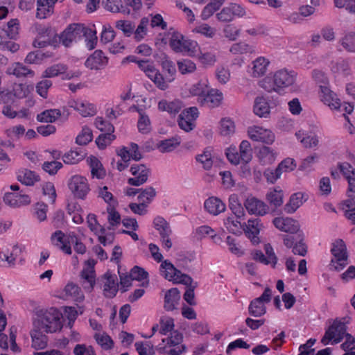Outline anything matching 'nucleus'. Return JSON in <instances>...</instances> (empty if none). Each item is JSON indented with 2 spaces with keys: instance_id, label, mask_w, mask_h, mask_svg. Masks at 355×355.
Instances as JSON below:
<instances>
[{
  "instance_id": "nucleus-1",
  "label": "nucleus",
  "mask_w": 355,
  "mask_h": 355,
  "mask_svg": "<svg viewBox=\"0 0 355 355\" xmlns=\"http://www.w3.org/2000/svg\"><path fill=\"white\" fill-rule=\"evenodd\" d=\"M159 334L166 335L170 333L171 336L162 340V343L157 346V350L166 355H181L186 351V346L181 344L183 336L177 330H174V320L168 316L162 317L159 320Z\"/></svg>"
},
{
  "instance_id": "nucleus-2",
  "label": "nucleus",
  "mask_w": 355,
  "mask_h": 355,
  "mask_svg": "<svg viewBox=\"0 0 355 355\" xmlns=\"http://www.w3.org/2000/svg\"><path fill=\"white\" fill-rule=\"evenodd\" d=\"M35 327L46 334L56 333L62 330V313L55 307L40 309L36 312Z\"/></svg>"
},
{
  "instance_id": "nucleus-3",
  "label": "nucleus",
  "mask_w": 355,
  "mask_h": 355,
  "mask_svg": "<svg viewBox=\"0 0 355 355\" xmlns=\"http://www.w3.org/2000/svg\"><path fill=\"white\" fill-rule=\"evenodd\" d=\"M161 66V72L157 70V87L166 90L168 84L175 80L176 67L174 62L165 54L162 53L157 60Z\"/></svg>"
},
{
  "instance_id": "nucleus-4",
  "label": "nucleus",
  "mask_w": 355,
  "mask_h": 355,
  "mask_svg": "<svg viewBox=\"0 0 355 355\" xmlns=\"http://www.w3.org/2000/svg\"><path fill=\"white\" fill-rule=\"evenodd\" d=\"M347 325L345 322L340 320L336 319L331 325L326 330L321 342L324 345H327L329 341L332 340V344H337L342 341L345 334H347Z\"/></svg>"
},
{
  "instance_id": "nucleus-5",
  "label": "nucleus",
  "mask_w": 355,
  "mask_h": 355,
  "mask_svg": "<svg viewBox=\"0 0 355 355\" xmlns=\"http://www.w3.org/2000/svg\"><path fill=\"white\" fill-rule=\"evenodd\" d=\"M332 245L331 252L335 260H331L330 266L334 270L339 271L347 264L348 255L346 245L342 239H337Z\"/></svg>"
},
{
  "instance_id": "nucleus-6",
  "label": "nucleus",
  "mask_w": 355,
  "mask_h": 355,
  "mask_svg": "<svg viewBox=\"0 0 355 355\" xmlns=\"http://www.w3.org/2000/svg\"><path fill=\"white\" fill-rule=\"evenodd\" d=\"M97 261L89 259L85 261L84 266L80 274V282L83 288L87 292H92L96 284L95 266Z\"/></svg>"
},
{
  "instance_id": "nucleus-7",
  "label": "nucleus",
  "mask_w": 355,
  "mask_h": 355,
  "mask_svg": "<svg viewBox=\"0 0 355 355\" xmlns=\"http://www.w3.org/2000/svg\"><path fill=\"white\" fill-rule=\"evenodd\" d=\"M185 39L183 35L178 32H175L173 28H170L167 32L159 33L157 35V44L160 42L166 45L168 42L171 48L176 53H182Z\"/></svg>"
},
{
  "instance_id": "nucleus-8",
  "label": "nucleus",
  "mask_w": 355,
  "mask_h": 355,
  "mask_svg": "<svg viewBox=\"0 0 355 355\" xmlns=\"http://www.w3.org/2000/svg\"><path fill=\"white\" fill-rule=\"evenodd\" d=\"M87 26L81 24H72L60 34V41L68 47L73 42H76L83 38L84 33Z\"/></svg>"
},
{
  "instance_id": "nucleus-9",
  "label": "nucleus",
  "mask_w": 355,
  "mask_h": 355,
  "mask_svg": "<svg viewBox=\"0 0 355 355\" xmlns=\"http://www.w3.org/2000/svg\"><path fill=\"white\" fill-rule=\"evenodd\" d=\"M69 188L76 198L85 199L90 189L87 178L73 175L69 180Z\"/></svg>"
},
{
  "instance_id": "nucleus-10",
  "label": "nucleus",
  "mask_w": 355,
  "mask_h": 355,
  "mask_svg": "<svg viewBox=\"0 0 355 355\" xmlns=\"http://www.w3.org/2000/svg\"><path fill=\"white\" fill-rule=\"evenodd\" d=\"M198 114L196 107L184 110L178 116L179 127L185 132L192 130L195 127L194 121L198 117Z\"/></svg>"
},
{
  "instance_id": "nucleus-11",
  "label": "nucleus",
  "mask_w": 355,
  "mask_h": 355,
  "mask_svg": "<svg viewBox=\"0 0 355 355\" xmlns=\"http://www.w3.org/2000/svg\"><path fill=\"white\" fill-rule=\"evenodd\" d=\"M248 134L249 137L255 141L271 144L275 141V135L270 130L263 129L261 127H249Z\"/></svg>"
},
{
  "instance_id": "nucleus-12",
  "label": "nucleus",
  "mask_w": 355,
  "mask_h": 355,
  "mask_svg": "<svg viewBox=\"0 0 355 355\" xmlns=\"http://www.w3.org/2000/svg\"><path fill=\"white\" fill-rule=\"evenodd\" d=\"M70 107L73 108L83 117L92 116L96 114L97 110L95 105L87 101L81 99H72L68 102Z\"/></svg>"
},
{
  "instance_id": "nucleus-13",
  "label": "nucleus",
  "mask_w": 355,
  "mask_h": 355,
  "mask_svg": "<svg viewBox=\"0 0 355 355\" xmlns=\"http://www.w3.org/2000/svg\"><path fill=\"white\" fill-rule=\"evenodd\" d=\"M130 172L134 176L128 180V183L132 186H140L146 182L148 177V169L144 164H133Z\"/></svg>"
},
{
  "instance_id": "nucleus-14",
  "label": "nucleus",
  "mask_w": 355,
  "mask_h": 355,
  "mask_svg": "<svg viewBox=\"0 0 355 355\" xmlns=\"http://www.w3.org/2000/svg\"><path fill=\"white\" fill-rule=\"evenodd\" d=\"M157 230L160 235L163 248L168 250L172 247V241L170 239L172 231L169 224L162 217H157Z\"/></svg>"
},
{
  "instance_id": "nucleus-15",
  "label": "nucleus",
  "mask_w": 355,
  "mask_h": 355,
  "mask_svg": "<svg viewBox=\"0 0 355 355\" xmlns=\"http://www.w3.org/2000/svg\"><path fill=\"white\" fill-rule=\"evenodd\" d=\"M244 206L250 214L264 216L268 212V206L255 197H248L244 202Z\"/></svg>"
},
{
  "instance_id": "nucleus-16",
  "label": "nucleus",
  "mask_w": 355,
  "mask_h": 355,
  "mask_svg": "<svg viewBox=\"0 0 355 355\" xmlns=\"http://www.w3.org/2000/svg\"><path fill=\"white\" fill-rule=\"evenodd\" d=\"M223 100V94L218 90L209 89L205 94L198 98V102L202 106L209 108L216 107L220 105Z\"/></svg>"
},
{
  "instance_id": "nucleus-17",
  "label": "nucleus",
  "mask_w": 355,
  "mask_h": 355,
  "mask_svg": "<svg viewBox=\"0 0 355 355\" xmlns=\"http://www.w3.org/2000/svg\"><path fill=\"white\" fill-rule=\"evenodd\" d=\"M261 227L262 225L261 224V220L258 218L249 219L248 220V224L243 223V231L253 244H258L259 243V238L258 237V235Z\"/></svg>"
},
{
  "instance_id": "nucleus-18",
  "label": "nucleus",
  "mask_w": 355,
  "mask_h": 355,
  "mask_svg": "<svg viewBox=\"0 0 355 355\" xmlns=\"http://www.w3.org/2000/svg\"><path fill=\"white\" fill-rule=\"evenodd\" d=\"M272 223L280 231L292 234L300 230L298 222L291 218L277 217L273 219Z\"/></svg>"
},
{
  "instance_id": "nucleus-19",
  "label": "nucleus",
  "mask_w": 355,
  "mask_h": 355,
  "mask_svg": "<svg viewBox=\"0 0 355 355\" xmlns=\"http://www.w3.org/2000/svg\"><path fill=\"white\" fill-rule=\"evenodd\" d=\"M275 85L278 87V93L280 90L292 85L295 82V76L293 72L288 71L284 69L276 71L273 76Z\"/></svg>"
},
{
  "instance_id": "nucleus-20",
  "label": "nucleus",
  "mask_w": 355,
  "mask_h": 355,
  "mask_svg": "<svg viewBox=\"0 0 355 355\" xmlns=\"http://www.w3.org/2000/svg\"><path fill=\"white\" fill-rule=\"evenodd\" d=\"M5 203L10 207H19L31 202L29 196L17 192H8L3 197Z\"/></svg>"
},
{
  "instance_id": "nucleus-21",
  "label": "nucleus",
  "mask_w": 355,
  "mask_h": 355,
  "mask_svg": "<svg viewBox=\"0 0 355 355\" xmlns=\"http://www.w3.org/2000/svg\"><path fill=\"white\" fill-rule=\"evenodd\" d=\"M103 278L105 280L103 282V294L105 297L108 298L114 297L118 291L116 276L107 272L104 274Z\"/></svg>"
},
{
  "instance_id": "nucleus-22",
  "label": "nucleus",
  "mask_w": 355,
  "mask_h": 355,
  "mask_svg": "<svg viewBox=\"0 0 355 355\" xmlns=\"http://www.w3.org/2000/svg\"><path fill=\"white\" fill-rule=\"evenodd\" d=\"M71 235L67 236L62 231L58 230L51 236V240L54 245L59 248L63 252L71 254Z\"/></svg>"
},
{
  "instance_id": "nucleus-23",
  "label": "nucleus",
  "mask_w": 355,
  "mask_h": 355,
  "mask_svg": "<svg viewBox=\"0 0 355 355\" xmlns=\"http://www.w3.org/2000/svg\"><path fill=\"white\" fill-rule=\"evenodd\" d=\"M107 63V58L101 50L95 51L85 61L86 67L90 69H100Z\"/></svg>"
},
{
  "instance_id": "nucleus-24",
  "label": "nucleus",
  "mask_w": 355,
  "mask_h": 355,
  "mask_svg": "<svg viewBox=\"0 0 355 355\" xmlns=\"http://www.w3.org/2000/svg\"><path fill=\"white\" fill-rule=\"evenodd\" d=\"M320 98L324 104L331 109H339L340 107V99L337 95L327 86H320Z\"/></svg>"
},
{
  "instance_id": "nucleus-25",
  "label": "nucleus",
  "mask_w": 355,
  "mask_h": 355,
  "mask_svg": "<svg viewBox=\"0 0 355 355\" xmlns=\"http://www.w3.org/2000/svg\"><path fill=\"white\" fill-rule=\"evenodd\" d=\"M57 0H37L36 17L46 19L50 17L54 11V6Z\"/></svg>"
},
{
  "instance_id": "nucleus-26",
  "label": "nucleus",
  "mask_w": 355,
  "mask_h": 355,
  "mask_svg": "<svg viewBox=\"0 0 355 355\" xmlns=\"http://www.w3.org/2000/svg\"><path fill=\"white\" fill-rule=\"evenodd\" d=\"M117 155L121 157V160L124 162H128L130 158L136 161L141 158L138 145L132 142L130 145V149L123 146L117 151Z\"/></svg>"
},
{
  "instance_id": "nucleus-27",
  "label": "nucleus",
  "mask_w": 355,
  "mask_h": 355,
  "mask_svg": "<svg viewBox=\"0 0 355 355\" xmlns=\"http://www.w3.org/2000/svg\"><path fill=\"white\" fill-rule=\"evenodd\" d=\"M204 207L210 214L217 216L225 210L226 206L218 198L210 197L205 201Z\"/></svg>"
},
{
  "instance_id": "nucleus-28",
  "label": "nucleus",
  "mask_w": 355,
  "mask_h": 355,
  "mask_svg": "<svg viewBox=\"0 0 355 355\" xmlns=\"http://www.w3.org/2000/svg\"><path fill=\"white\" fill-rule=\"evenodd\" d=\"M180 300V293L177 288H172L164 295V309L168 311H173Z\"/></svg>"
},
{
  "instance_id": "nucleus-29",
  "label": "nucleus",
  "mask_w": 355,
  "mask_h": 355,
  "mask_svg": "<svg viewBox=\"0 0 355 355\" xmlns=\"http://www.w3.org/2000/svg\"><path fill=\"white\" fill-rule=\"evenodd\" d=\"M6 73L8 75H13L17 78L26 77L28 76L33 77L35 74L33 71L20 62L12 63L6 69Z\"/></svg>"
},
{
  "instance_id": "nucleus-30",
  "label": "nucleus",
  "mask_w": 355,
  "mask_h": 355,
  "mask_svg": "<svg viewBox=\"0 0 355 355\" xmlns=\"http://www.w3.org/2000/svg\"><path fill=\"white\" fill-rule=\"evenodd\" d=\"M66 299H70L76 302H81L84 300L85 296L81 288L76 284L68 283L64 290Z\"/></svg>"
},
{
  "instance_id": "nucleus-31",
  "label": "nucleus",
  "mask_w": 355,
  "mask_h": 355,
  "mask_svg": "<svg viewBox=\"0 0 355 355\" xmlns=\"http://www.w3.org/2000/svg\"><path fill=\"white\" fill-rule=\"evenodd\" d=\"M17 178L18 181L26 186H33L40 180L39 175L27 168L19 169L17 173Z\"/></svg>"
},
{
  "instance_id": "nucleus-32",
  "label": "nucleus",
  "mask_w": 355,
  "mask_h": 355,
  "mask_svg": "<svg viewBox=\"0 0 355 355\" xmlns=\"http://www.w3.org/2000/svg\"><path fill=\"white\" fill-rule=\"evenodd\" d=\"M86 156L83 148H76L67 152L62 157L63 162L67 164H76L82 161Z\"/></svg>"
},
{
  "instance_id": "nucleus-33",
  "label": "nucleus",
  "mask_w": 355,
  "mask_h": 355,
  "mask_svg": "<svg viewBox=\"0 0 355 355\" xmlns=\"http://www.w3.org/2000/svg\"><path fill=\"white\" fill-rule=\"evenodd\" d=\"M132 111H137L139 114V119L137 123L139 132L142 134H147L151 130L150 121L147 115L143 112V110L140 109L137 105H132L130 107Z\"/></svg>"
},
{
  "instance_id": "nucleus-34",
  "label": "nucleus",
  "mask_w": 355,
  "mask_h": 355,
  "mask_svg": "<svg viewBox=\"0 0 355 355\" xmlns=\"http://www.w3.org/2000/svg\"><path fill=\"white\" fill-rule=\"evenodd\" d=\"M304 194L301 192L293 193L290 197L289 201L284 206V211L288 214L294 213L303 203Z\"/></svg>"
},
{
  "instance_id": "nucleus-35",
  "label": "nucleus",
  "mask_w": 355,
  "mask_h": 355,
  "mask_svg": "<svg viewBox=\"0 0 355 355\" xmlns=\"http://www.w3.org/2000/svg\"><path fill=\"white\" fill-rule=\"evenodd\" d=\"M159 272L162 277L169 281H175V277L180 274V270H178L168 260L163 261L159 268Z\"/></svg>"
},
{
  "instance_id": "nucleus-36",
  "label": "nucleus",
  "mask_w": 355,
  "mask_h": 355,
  "mask_svg": "<svg viewBox=\"0 0 355 355\" xmlns=\"http://www.w3.org/2000/svg\"><path fill=\"white\" fill-rule=\"evenodd\" d=\"M254 113L259 117H267L270 114V106L263 96H257L254 100Z\"/></svg>"
},
{
  "instance_id": "nucleus-37",
  "label": "nucleus",
  "mask_w": 355,
  "mask_h": 355,
  "mask_svg": "<svg viewBox=\"0 0 355 355\" xmlns=\"http://www.w3.org/2000/svg\"><path fill=\"white\" fill-rule=\"evenodd\" d=\"M181 139L180 137H173L171 138L162 140L157 144V148L162 153H169L174 150L180 145Z\"/></svg>"
},
{
  "instance_id": "nucleus-38",
  "label": "nucleus",
  "mask_w": 355,
  "mask_h": 355,
  "mask_svg": "<svg viewBox=\"0 0 355 355\" xmlns=\"http://www.w3.org/2000/svg\"><path fill=\"white\" fill-rule=\"evenodd\" d=\"M239 219L234 216H230L224 219V225L229 232L236 235L242 234L243 224L239 221Z\"/></svg>"
},
{
  "instance_id": "nucleus-39",
  "label": "nucleus",
  "mask_w": 355,
  "mask_h": 355,
  "mask_svg": "<svg viewBox=\"0 0 355 355\" xmlns=\"http://www.w3.org/2000/svg\"><path fill=\"white\" fill-rule=\"evenodd\" d=\"M270 62L264 57L257 58L253 62L252 76L255 78L261 77L266 73L268 66Z\"/></svg>"
},
{
  "instance_id": "nucleus-40",
  "label": "nucleus",
  "mask_w": 355,
  "mask_h": 355,
  "mask_svg": "<svg viewBox=\"0 0 355 355\" xmlns=\"http://www.w3.org/2000/svg\"><path fill=\"white\" fill-rule=\"evenodd\" d=\"M182 107V102L175 100L168 102L166 100L160 101L158 103V109L161 111L167 112L170 114H175L178 113Z\"/></svg>"
},
{
  "instance_id": "nucleus-41",
  "label": "nucleus",
  "mask_w": 355,
  "mask_h": 355,
  "mask_svg": "<svg viewBox=\"0 0 355 355\" xmlns=\"http://www.w3.org/2000/svg\"><path fill=\"white\" fill-rule=\"evenodd\" d=\"M42 330L34 329L31 333L32 347L35 349H44L47 345L48 338Z\"/></svg>"
},
{
  "instance_id": "nucleus-42",
  "label": "nucleus",
  "mask_w": 355,
  "mask_h": 355,
  "mask_svg": "<svg viewBox=\"0 0 355 355\" xmlns=\"http://www.w3.org/2000/svg\"><path fill=\"white\" fill-rule=\"evenodd\" d=\"M59 109L46 110L37 115V120L42 123H53L61 116Z\"/></svg>"
},
{
  "instance_id": "nucleus-43",
  "label": "nucleus",
  "mask_w": 355,
  "mask_h": 355,
  "mask_svg": "<svg viewBox=\"0 0 355 355\" xmlns=\"http://www.w3.org/2000/svg\"><path fill=\"white\" fill-rule=\"evenodd\" d=\"M19 251L17 246H14L10 253L0 252V266L13 267L15 265L17 254Z\"/></svg>"
},
{
  "instance_id": "nucleus-44",
  "label": "nucleus",
  "mask_w": 355,
  "mask_h": 355,
  "mask_svg": "<svg viewBox=\"0 0 355 355\" xmlns=\"http://www.w3.org/2000/svg\"><path fill=\"white\" fill-rule=\"evenodd\" d=\"M284 194L279 187L275 188L270 191L266 195V200L270 206L277 208L283 204Z\"/></svg>"
},
{
  "instance_id": "nucleus-45",
  "label": "nucleus",
  "mask_w": 355,
  "mask_h": 355,
  "mask_svg": "<svg viewBox=\"0 0 355 355\" xmlns=\"http://www.w3.org/2000/svg\"><path fill=\"white\" fill-rule=\"evenodd\" d=\"M122 13L134 14L139 12L142 7L141 0H122Z\"/></svg>"
},
{
  "instance_id": "nucleus-46",
  "label": "nucleus",
  "mask_w": 355,
  "mask_h": 355,
  "mask_svg": "<svg viewBox=\"0 0 355 355\" xmlns=\"http://www.w3.org/2000/svg\"><path fill=\"white\" fill-rule=\"evenodd\" d=\"M20 28V24L18 19H11L8 21L3 31L8 37L16 40L18 37Z\"/></svg>"
},
{
  "instance_id": "nucleus-47",
  "label": "nucleus",
  "mask_w": 355,
  "mask_h": 355,
  "mask_svg": "<svg viewBox=\"0 0 355 355\" xmlns=\"http://www.w3.org/2000/svg\"><path fill=\"white\" fill-rule=\"evenodd\" d=\"M229 208L237 218H242L245 216V211L239 202L238 196L236 194L231 195L229 198Z\"/></svg>"
},
{
  "instance_id": "nucleus-48",
  "label": "nucleus",
  "mask_w": 355,
  "mask_h": 355,
  "mask_svg": "<svg viewBox=\"0 0 355 355\" xmlns=\"http://www.w3.org/2000/svg\"><path fill=\"white\" fill-rule=\"evenodd\" d=\"M130 277L132 280L142 282V286H146L148 284V273L144 268L135 266L130 272Z\"/></svg>"
},
{
  "instance_id": "nucleus-49",
  "label": "nucleus",
  "mask_w": 355,
  "mask_h": 355,
  "mask_svg": "<svg viewBox=\"0 0 355 355\" xmlns=\"http://www.w3.org/2000/svg\"><path fill=\"white\" fill-rule=\"evenodd\" d=\"M94 338L104 350H110L114 347V343L112 338L105 332L96 333Z\"/></svg>"
},
{
  "instance_id": "nucleus-50",
  "label": "nucleus",
  "mask_w": 355,
  "mask_h": 355,
  "mask_svg": "<svg viewBox=\"0 0 355 355\" xmlns=\"http://www.w3.org/2000/svg\"><path fill=\"white\" fill-rule=\"evenodd\" d=\"M257 156L263 164H270L275 160V154L268 146L260 148Z\"/></svg>"
},
{
  "instance_id": "nucleus-51",
  "label": "nucleus",
  "mask_w": 355,
  "mask_h": 355,
  "mask_svg": "<svg viewBox=\"0 0 355 355\" xmlns=\"http://www.w3.org/2000/svg\"><path fill=\"white\" fill-rule=\"evenodd\" d=\"M248 311L253 317H261L266 313V307L264 304L254 299L250 303Z\"/></svg>"
},
{
  "instance_id": "nucleus-52",
  "label": "nucleus",
  "mask_w": 355,
  "mask_h": 355,
  "mask_svg": "<svg viewBox=\"0 0 355 355\" xmlns=\"http://www.w3.org/2000/svg\"><path fill=\"white\" fill-rule=\"evenodd\" d=\"M149 19L148 17H143L134 33V38L137 42L142 40L147 34Z\"/></svg>"
},
{
  "instance_id": "nucleus-53",
  "label": "nucleus",
  "mask_w": 355,
  "mask_h": 355,
  "mask_svg": "<svg viewBox=\"0 0 355 355\" xmlns=\"http://www.w3.org/2000/svg\"><path fill=\"white\" fill-rule=\"evenodd\" d=\"M239 157L243 162L249 163L252 157L250 144L247 140L241 141L239 146Z\"/></svg>"
},
{
  "instance_id": "nucleus-54",
  "label": "nucleus",
  "mask_w": 355,
  "mask_h": 355,
  "mask_svg": "<svg viewBox=\"0 0 355 355\" xmlns=\"http://www.w3.org/2000/svg\"><path fill=\"white\" fill-rule=\"evenodd\" d=\"M138 66L155 83V67L153 62L148 60H141L138 62Z\"/></svg>"
},
{
  "instance_id": "nucleus-55",
  "label": "nucleus",
  "mask_w": 355,
  "mask_h": 355,
  "mask_svg": "<svg viewBox=\"0 0 355 355\" xmlns=\"http://www.w3.org/2000/svg\"><path fill=\"white\" fill-rule=\"evenodd\" d=\"M113 133L114 132H104L96 139V144L98 148L105 149L116 139V136Z\"/></svg>"
},
{
  "instance_id": "nucleus-56",
  "label": "nucleus",
  "mask_w": 355,
  "mask_h": 355,
  "mask_svg": "<svg viewBox=\"0 0 355 355\" xmlns=\"http://www.w3.org/2000/svg\"><path fill=\"white\" fill-rule=\"evenodd\" d=\"M83 38L85 40L86 46L89 50L95 48L97 44L96 31L91 27H86Z\"/></svg>"
},
{
  "instance_id": "nucleus-57",
  "label": "nucleus",
  "mask_w": 355,
  "mask_h": 355,
  "mask_svg": "<svg viewBox=\"0 0 355 355\" xmlns=\"http://www.w3.org/2000/svg\"><path fill=\"white\" fill-rule=\"evenodd\" d=\"M92 139L93 134L92 130L88 127H84L76 137V142L78 145L85 146L89 143Z\"/></svg>"
},
{
  "instance_id": "nucleus-58",
  "label": "nucleus",
  "mask_w": 355,
  "mask_h": 355,
  "mask_svg": "<svg viewBox=\"0 0 355 355\" xmlns=\"http://www.w3.org/2000/svg\"><path fill=\"white\" fill-rule=\"evenodd\" d=\"M122 0H103V8L113 13H122Z\"/></svg>"
},
{
  "instance_id": "nucleus-59",
  "label": "nucleus",
  "mask_w": 355,
  "mask_h": 355,
  "mask_svg": "<svg viewBox=\"0 0 355 355\" xmlns=\"http://www.w3.org/2000/svg\"><path fill=\"white\" fill-rule=\"evenodd\" d=\"M340 43L346 51L355 53V33L346 34L340 40Z\"/></svg>"
},
{
  "instance_id": "nucleus-60",
  "label": "nucleus",
  "mask_w": 355,
  "mask_h": 355,
  "mask_svg": "<svg viewBox=\"0 0 355 355\" xmlns=\"http://www.w3.org/2000/svg\"><path fill=\"white\" fill-rule=\"evenodd\" d=\"M230 52L234 54L252 53L255 51L253 46L249 45L245 42H239L234 44L230 48Z\"/></svg>"
},
{
  "instance_id": "nucleus-61",
  "label": "nucleus",
  "mask_w": 355,
  "mask_h": 355,
  "mask_svg": "<svg viewBox=\"0 0 355 355\" xmlns=\"http://www.w3.org/2000/svg\"><path fill=\"white\" fill-rule=\"evenodd\" d=\"M178 67L182 74L191 73L196 69V64L189 59H182L178 62Z\"/></svg>"
},
{
  "instance_id": "nucleus-62",
  "label": "nucleus",
  "mask_w": 355,
  "mask_h": 355,
  "mask_svg": "<svg viewBox=\"0 0 355 355\" xmlns=\"http://www.w3.org/2000/svg\"><path fill=\"white\" fill-rule=\"evenodd\" d=\"M95 126L102 132H114V125L102 117L98 116L95 119Z\"/></svg>"
},
{
  "instance_id": "nucleus-63",
  "label": "nucleus",
  "mask_w": 355,
  "mask_h": 355,
  "mask_svg": "<svg viewBox=\"0 0 355 355\" xmlns=\"http://www.w3.org/2000/svg\"><path fill=\"white\" fill-rule=\"evenodd\" d=\"M280 168L277 166L275 168H268L263 172V175L268 182L275 183L282 175Z\"/></svg>"
},
{
  "instance_id": "nucleus-64",
  "label": "nucleus",
  "mask_w": 355,
  "mask_h": 355,
  "mask_svg": "<svg viewBox=\"0 0 355 355\" xmlns=\"http://www.w3.org/2000/svg\"><path fill=\"white\" fill-rule=\"evenodd\" d=\"M116 28L121 31L126 36L133 33L135 26L132 22L128 20H119L116 22Z\"/></svg>"
}]
</instances>
